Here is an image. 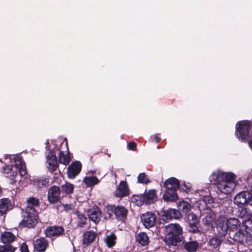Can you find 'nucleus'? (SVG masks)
I'll return each instance as SVG.
<instances>
[{"label": "nucleus", "instance_id": "obj_1", "mask_svg": "<svg viewBox=\"0 0 252 252\" xmlns=\"http://www.w3.org/2000/svg\"><path fill=\"white\" fill-rule=\"evenodd\" d=\"M210 178L217 185L218 193L228 194L235 187L236 176L232 173L218 171L213 173Z\"/></svg>", "mask_w": 252, "mask_h": 252}, {"label": "nucleus", "instance_id": "obj_2", "mask_svg": "<svg viewBox=\"0 0 252 252\" xmlns=\"http://www.w3.org/2000/svg\"><path fill=\"white\" fill-rule=\"evenodd\" d=\"M164 241L169 246L177 245L178 237L183 233L182 227L177 223H171L165 226Z\"/></svg>", "mask_w": 252, "mask_h": 252}, {"label": "nucleus", "instance_id": "obj_3", "mask_svg": "<svg viewBox=\"0 0 252 252\" xmlns=\"http://www.w3.org/2000/svg\"><path fill=\"white\" fill-rule=\"evenodd\" d=\"M164 186L167 190L163 195L164 199L172 201L176 200L178 196L175 190L179 187L178 180L174 178H169L165 182Z\"/></svg>", "mask_w": 252, "mask_h": 252}, {"label": "nucleus", "instance_id": "obj_4", "mask_svg": "<svg viewBox=\"0 0 252 252\" xmlns=\"http://www.w3.org/2000/svg\"><path fill=\"white\" fill-rule=\"evenodd\" d=\"M22 215L23 219L20 223L22 226L33 227L37 223V215L35 210H23Z\"/></svg>", "mask_w": 252, "mask_h": 252}, {"label": "nucleus", "instance_id": "obj_5", "mask_svg": "<svg viewBox=\"0 0 252 252\" xmlns=\"http://www.w3.org/2000/svg\"><path fill=\"white\" fill-rule=\"evenodd\" d=\"M251 126V123L249 121H242L237 124L236 134L242 141L245 140L248 136Z\"/></svg>", "mask_w": 252, "mask_h": 252}, {"label": "nucleus", "instance_id": "obj_6", "mask_svg": "<svg viewBox=\"0 0 252 252\" xmlns=\"http://www.w3.org/2000/svg\"><path fill=\"white\" fill-rule=\"evenodd\" d=\"M252 201V193L249 191H244L237 194L234 198V202L238 206L241 207Z\"/></svg>", "mask_w": 252, "mask_h": 252}, {"label": "nucleus", "instance_id": "obj_7", "mask_svg": "<svg viewBox=\"0 0 252 252\" xmlns=\"http://www.w3.org/2000/svg\"><path fill=\"white\" fill-rule=\"evenodd\" d=\"M108 212H114L116 218L120 221H124L126 218L127 210L122 206L109 205L107 206Z\"/></svg>", "mask_w": 252, "mask_h": 252}, {"label": "nucleus", "instance_id": "obj_8", "mask_svg": "<svg viewBox=\"0 0 252 252\" xmlns=\"http://www.w3.org/2000/svg\"><path fill=\"white\" fill-rule=\"evenodd\" d=\"M156 215L151 212H147L141 217V222L146 228H150L154 226L156 221Z\"/></svg>", "mask_w": 252, "mask_h": 252}, {"label": "nucleus", "instance_id": "obj_9", "mask_svg": "<svg viewBox=\"0 0 252 252\" xmlns=\"http://www.w3.org/2000/svg\"><path fill=\"white\" fill-rule=\"evenodd\" d=\"M3 173L4 175L10 180V184H14L16 182L15 178L17 175V167L16 166H12V165H6L2 168Z\"/></svg>", "mask_w": 252, "mask_h": 252}, {"label": "nucleus", "instance_id": "obj_10", "mask_svg": "<svg viewBox=\"0 0 252 252\" xmlns=\"http://www.w3.org/2000/svg\"><path fill=\"white\" fill-rule=\"evenodd\" d=\"M3 173L4 175L10 180V184H14L16 182L15 178L17 175V167L16 166H12V165H6L2 168Z\"/></svg>", "mask_w": 252, "mask_h": 252}, {"label": "nucleus", "instance_id": "obj_11", "mask_svg": "<svg viewBox=\"0 0 252 252\" xmlns=\"http://www.w3.org/2000/svg\"><path fill=\"white\" fill-rule=\"evenodd\" d=\"M3 173L4 175L10 180V184H14L16 182L15 178L17 175V167L16 166H12V165H6L2 168Z\"/></svg>", "mask_w": 252, "mask_h": 252}, {"label": "nucleus", "instance_id": "obj_12", "mask_svg": "<svg viewBox=\"0 0 252 252\" xmlns=\"http://www.w3.org/2000/svg\"><path fill=\"white\" fill-rule=\"evenodd\" d=\"M216 227L218 233L222 236L225 235L229 230L226 218L224 217H220L216 221Z\"/></svg>", "mask_w": 252, "mask_h": 252}, {"label": "nucleus", "instance_id": "obj_13", "mask_svg": "<svg viewBox=\"0 0 252 252\" xmlns=\"http://www.w3.org/2000/svg\"><path fill=\"white\" fill-rule=\"evenodd\" d=\"M64 232V228L61 226H52L48 227L44 231L46 237L52 238L59 237L62 235Z\"/></svg>", "mask_w": 252, "mask_h": 252}, {"label": "nucleus", "instance_id": "obj_14", "mask_svg": "<svg viewBox=\"0 0 252 252\" xmlns=\"http://www.w3.org/2000/svg\"><path fill=\"white\" fill-rule=\"evenodd\" d=\"M81 163L78 161L73 162L68 167L67 174L70 179L74 178L81 171Z\"/></svg>", "mask_w": 252, "mask_h": 252}, {"label": "nucleus", "instance_id": "obj_15", "mask_svg": "<svg viewBox=\"0 0 252 252\" xmlns=\"http://www.w3.org/2000/svg\"><path fill=\"white\" fill-rule=\"evenodd\" d=\"M60 189L59 187L53 186L50 188L48 191V198L50 203L57 202L60 197Z\"/></svg>", "mask_w": 252, "mask_h": 252}, {"label": "nucleus", "instance_id": "obj_16", "mask_svg": "<svg viewBox=\"0 0 252 252\" xmlns=\"http://www.w3.org/2000/svg\"><path fill=\"white\" fill-rule=\"evenodd\" d=\"M46 158L49 171L50 172L56 171L58 167V164L54 152H50L49 154L46 156Z\"/></svg>", "mask_w": 252, "mask_h": 252}, {"label": "nucleus", "instance_id": "obj_17", "mask_svg": "<svg viewBox=\"0 0 252 252\" xmlns=\"http://www.w3.org/2000/svg\"><path fill=\"white\" fill-rule=\"evenodd\" d=\"M249 234L244 229H240L233 236V240L238 243H244L247 241Z\"/></svg>", "mask_w": 252, "mask_h": 252}, {"label": "nucleus", "instance_id": "obj_18", "mask_svg": "<svg viewBox=\"0 0 252 252\" xmlns=\"http://www.w3.org/2000/svg\"><path fill=\"white\" fill-rule=\"evenodd\" d=\"M48 245V241L44 238L37 239L34 242V249L38 252L44 251Z\"/></svg>", "mask_w": 252, "mask_h": 252}, {"label": "nucleus", "instance_id": "obj_19", "mask_svg": "<svg viewBox=\"0 0 252 252\" xmlns=\"http://www.w3.org/2000/svg\"><path fill=\"white\" fill-rule=\"evenodd\" d=\"M115 195L118 197H122L128 194V190L126 182H121L115 192Z\"/></svg>", "mask_w": 252, "mask_h": 252}, {"label": "nucleus", "instance_id": "obj_20", "mask_svg": "<svg viewBox=\"0 0 252 252\" xmlns=\"http://www.w3.org/2000/svg\"><path fill=\"white\" fill-rule=\"evenodd\" d=\"M11 209V203L7 198L0 200V217L4 216L6 212Z\"/></svg>", "mask_w": 252, "mask_h": 252}, {"label": "nucleus", "instance_id": "obj_21", "mask_svg": "<svg viewBox=\"0 0 252 252\" xmlns=\"http://www.w3.org/2000/svg\"><path fill=\"white\" fill-rule=\"evenodd\" d=\"M183 245L184 249L188 252H195L199 247V244L197 241H184Z\"/></svg>", "mask_w": 252, "mask_h": 252}, {"label": "nucleus", "instance_id": "obj_22", "mask_svg": "<svg viewBox=\"0 0 252 252\" xmlns=\"http://www.w3.org/2000/svg\"><path fill=\"white\" fill-rule=\"evenodd\" d=\"M12 166H16L17 167V172L19 171L21 176H24L26 174L25 165L23 159L17 157L15 159V165H12Z\"/></svg>", "mask_w": 252, "mask_h": 252}, {"label": "nucleus", "instance_id": "obj_23", "mask_svg": "<svg viewBox=\"0 0 252 252\" xmlns=\"http://www.w3.org/2000/svg\"><path fill=\"white\" fill-rule=\"evenodd\" d=\"M143 199L146 204L153 203L157 199L155 190H150L144 195Z\"/></svg>", "mask_w": 252, "mask_h": 252}, {"label": "nucleus", "instance_id": "obj_24", "mask_svg": "<svg viewBox=\"0 0 252 252\" xmlns=\"http://www.w3.org/2000/svg\"><path fill=\"white\" fill-rule=\"evenodd\" d=\"M229 230L233 231L237 229L241 224L240 220L235 218H231L229 219H226Z\"/></svg>", "mask_w": 252, "mask_h": 252}, {"label": "nucleus", "instance_id": "obj_25", "mask_svg": "<svg viewBox=\"0 0 252 252\" xmlns=\"http://www.w3.org/2000/svg\"><path fill=\"white\" fill-rule=\"evenodd\" d=\"M15 239V236L10 232H5L1 235L0 240L3 244L11 243Z\"/></svg>", "mask_w": 252, "mask_h": 252}, {"label": "nucleus", "instance_id": "obj_26", "mask_svg": "<svg viewBox=\"0 0 252 252\" xmlns=\"http://www.w3.org/2000/svg\"><path fill=\"white\" fill-rule=\"evenodd\" d=\"M65 144L67 149L66 154H65L63 152H60L59 155V160L61 163L67 165L69 163L70 160V158L68 155L69 152L67 142H66Z\"/></svg>", "mask_w": 252, "mask_h": 252}, {"label": "nucleus", "instance_id": "obj_27", "mask_svg": "<svg viewBox=\"0 0 252 252\" xmlns=\"http://www.w3.org/2000/svg\"><path fill=\"white\" fill-rule=\"evenodd\" d=\"M180 215L179 211L174 209H169L164 212L163 216L167 219H178L180 217Z\"/></svg>", "mask_w": 252, "mask_h": 252}, {"label": "nucleus", "instance_id": "obj_28", "mask_svg": "<svg viewBox=\"0 0 252 252\" xmlns=\"http://www.w3.org/2000/svg\"><path fill=\"white\" fill-rule=\"evenodd\" d=\"M136 240L142 246L147 245L149 243V238L144 232L139 233L137 235Z\"/></svg>", "mask_w": 252, "mask_h": 252}, {"label": "nucleus", "instance_id": "obj_29", "mask_svg": "<svg viewBox=\"0 0 252 252\" xmlns=\"http://www.w3.org/2000/svg\"><path fill=\"white\" fill-rule=\"evenodd\" d=\"M27 205L25 210L32 209L35 210L34 207L37 206L39 205V202L37 198L35 197H30L27 200Z\"/></svg>", "mask_w": 252, "mask_h": 252}, {"label": "nucleus", "instance_id": "obj_30", "mask_svg": "<svg viewBox=\"0 0 252 252\" xmlns=\"http://www.w3.org/2000/svg\"><path fill=\"white\" fill-rule=\"evenodd\" d=\"M222 239L220 237L215 236L212 237L209 240L210 245L214 249L219 248Z\"/></svg>", "mask_w": 252, "mask_h": 252}, {"label": "nucleus", "instance_id": "obj_31", "mask_svg": "<svg viewBox=\"0 0 252 252\" xmlns=\"http://www.w3.org/2000/svg\"><path fill=\"white\" fill-rule=\"evenodd\" d=\"M116 239V236L114 233H112L107 236L104 240L107 246L109 248H111L115 245Z\"/></svg>", "mask_w": 252, "mask_h": 252}, {"label": "nucleus", "instance_id": "obj_32", "mask_svg": "<svg viewBox=\"0 0 252 252\" xmlns=\"http://www.w3.org/2000/svg\"><path fill=\"white\" fill-rule=\"evenodd\" d=\"M94 240V232L93 231L87 232L84 235L83 243L88 245L93 242Z\"/></svg>", "mask_w": 252, "mask_h": 252}, {"label": "nucleus", "instance_id": "obj_33", "mask_svg": "<svg viewBox=\"0 0 252 252\" xmlns=\"http://www.w3.org/2000/svg\"><path fill=\"white\" fill-rule=\"evenodd\" d=\"M187 218L189 224L199 223V218L193 213H189L187 215Z\"/></svg>", "mask_w": 252, "mask_h": 252}, {"label": "nucleus", "instance_id": "obj_34", "mask_svg": "<svg viewBox=\"0 0 252 252\" xmlns=\"http://www.w3.org/2000/svg\"><path fill=\"white\" fill-rule=\"evenodd\" d=\"M61 188L62 191L68 194L72 193L74 189V186L69 183L62 185Z\"/></svg>", "mask_w": 252, "mask_h": 252}, {"label": "nucleus", "instance_id": "obj_35", "mask_svg": "<svg viewBox=\"0 0 252 252\" xmlns=\"http://www.w3.org/2000/svg\"><path fill=\"white\" fill-rule=\"evenodd\" d=\"M244 230L250 236L252 235V217L245 220Z\"/></svg>", "mask_w": 252, "mask_h": 252}, {"label": "nucleus", "instance_id": "obj_36", "mask_svg": "<svg viewBox=\"0 0 252 252\" xmlns=\"http://www.w3.org/2000/svg\"><path fill=\"white\" fill-rule=\"evenodd\" d=\"M137 181L138 183L143 184H146L150 182L149 178L144 173H142L139 174L137 177Z\"/></svg>", "mask_w": 252, "mask_h": 252}, {"label": "nucleus", "instance_id": "obj_37", "mask_svg": "<svg viewBox=\"0 0 252 252\" xmlns=\"http://www.w3.org/2000/svg\"><path fill=\"white\" fill-rule=\"evenodd\" d=\"M239 216L246 220L252 217V213L249 212L246 208H243L240 211Z\"/></svg>", "mask_w": 252, "mask_h": 252}, {"label": "nucleus", "instance_id": "obj_38", "mask_svg": "<svg viewBox=\"0 0 252 252\" xmlns=\"http://www.w3.org/2000/svg\"><path fill=\"white\" fill-rule=\"evenodd\" d=\"M84 183L88 187H92L94 185V177L93 176H87L84 179Z\"/></svg>", "mask_w": 252, "mask_h": 252}, {"label": "nucleus", "instance_id": "obj_39", "mask_svg": "<svg viewBox=\"0 0 252 252\" xmlns=\"http://www.w3.org/2000/svg\"><path fill=\"white\" fill-rule=\"evenodd\" d=\"M15 250V247L9 245L0 246V252H14Z\"/></svg>", "mask_w": 252, "mask_h": 252}, {"label": "nucleus", "instance_id": "obj_40", "mask_svg": "<svg viewBox=\"0 0 252 252\" xmlns=\"http://www.w3.org/2000/svg\"><path fill=\"white\" fill-rule=\"evenodd\" d=\"M199 223L189 224L188 230L189 232L193 233L200 232V230L198 227Z\"/></svg>", "mask_w": 252, "mask_h": 252}, {"label": "nucleus", "instance_id": "obj_41", "mask_svg": "<svg viewBox=\"0 0 252 252\" xmlns=\"http://www.w3.org/2000/svg\"><path fill=\"white\" fill-rule=\"evenodd\" d=\"M76 214L77 216V218L78 219V225L80 226H83V225L85 224V221L86 220V218L84 216V215L82 214H80L79 212H76Z\"/></svg>", "mask_w": 252, "mask_h": 252}, {"label": "nucleus", "instance_id": "obj_42", "mask_svg": "<svg viewBox=\"0 0 252 252\" xmlns=\"http://www.w3.org/2000/svg\"><path fill=\"white\" fill-rule=\"evenodd\" d=\"M181 206L182 207L183 211L185 213H189L191 209L190 204L185 201H183L181 203Z\"/></svg>", "mask_w": 252, "mask_h": 252}, {"label": "nucleus", "instance_id": "obj_43", "mask_svg": "<svg viewBox=\"0 0 252 252\" xmlns=\"http://www.w3.org/2000/svg\"><path fill=\"white\" fill-rule=\"evenodd\" d=\"M95 222L100 220L101 218V212L100 210L97 207L95 206Z\"/></svg>", "mask_w": 252, "mask_h": 252}, {"label": "nucleus", "instance_id": "obj_44", "mask_svg": "<svg viewBox=\"0 0 252 252\" xmlns=\"http://www.w3.org/2000/svg\"><path fill=\"white\" fill-rule=\"evenodd\" d=\"M48 184V182L46 179H40L37 181V186L38 188H41L43 186H45Z\"/></svg>", "mask_w": 252, "mask_h": 252}, {"label": "nucleus", "instance_id": "obj_45", "mask_svg": "<svg viewBox=\"0 0 252 252\" xmlns=\"http://www.w3.org/2000/svg\"><path fill=\"white\" fill-rule=\"evenodd\" d=\"M128 149L130 150H135L136 148V144L135 142L131 141L127 144Z\"/></svg>", "mask_w": 252, "mask_h": 252}, {"label": "nucleus", "instance_id": "obj_46", "mask_svg": "<svg viewBox=\"0 0 252 252\" xmlns=\"http://www.w3.org/2000/svg\"><path fill=\"white\" fill-rule=\"evenodd\" d=\"M21 252H29L28 246L25 243H23L21 246Z\"/></svg>", "mask_w": 252, "mask_h": 252}, {"label": "nucleus", "instance_id": "obj_47", "mask_svg": "<svg viewBox=\"0 0 252 252\" xmlns=\"http://www.w3.org/2000/svg\"><path fill=\"white\" fill-rule=\"evenodd\" d=\"M94 211H92L91 213L88 214L89 218L90 220H91L93 222H94Z\"/></svg>", "mask_w": 252, "mask_h": 252}, {"label": "nucleus", "instance_id": "obj_48", "mask_svg": "<svg viewBox=\"0 0 252 252\" xmlns=\"http://www.w3.org/2000/svg\"><path fill=\"white\" fill-rule=\"evenodd\" d=\"M153 138H154V140H155L157 143L159 142L160 140V138L158 137V136L156 135H154Z\"/></svg>", "mask_w": 252, "mask_h": 252}, {"label": "nucleus", "instance_id": "obj_49", "mask_svg": "<svg viewBox=\"0 0 252 252\" xmlns=\"http://www.w3.org/2000/svg\"><path fill=\"white\" fill-rule=\"evenodd\" d=\"M249 146L252 148V140L249 142Z\"/></svg>", "mask_w": 252, "mask_h": 252}, {"label": "nucleus", "instance_id": "obj_50", "mask_svg": "<svg viewBox=\"0 0 252 252\" xmlns=\"http://www.w3.org/2000/svg\"><path fill=\"white\" fill-rule=\"evenodd\" d=\"M99 182V180L95 178V184H97V183Z\"/></svg>", "mask_w": 252, "mask_h": 252}]
</instances>
